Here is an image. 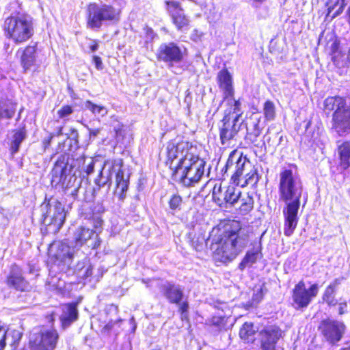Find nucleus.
<instances>
[{
    "instance_id": "1",
    "label": "nucleus",
    "mask_w": 350,
    "mask_h": 350,
    "mask_svg": "<svg viewBox=\"0 0 350 350\" xmlns=\"http://www.w3.org/2000/svg\"><path fill=\"white\" fill-rule=\"evenodd\" d=\"M196 147L189 142L170 143L167 146V163L174 178L185 187H193L202 178L206 162L196 154Z\"/></svg>"
},
{
    "instance_id": "2",
    "label": "nucleus",
    "mask_w": 350,
    "mask_h": 350,
    "mask_svg": "<svg viewBox=\"0 0 350 350\" xmlns=\"http://www.w3.org/2000/svg\"><path fill=\"white\" fill-rule=\"evenodd\" d=\"M280 200L285 202L284 234L291 236L298 223V211L303 193V184L298 176L291 170L285 169L280 173L278 186Z\"/></svg>"
},
{
    "instance_id": "3",
    "label": "nucleus",
    "mask_w": 350,
    "mask_h": 350,
    "mask_svg": "<svg viewBox=\"0 0 350 350\" xmlns=\"http://www.w3.org/2000/svg\"><path fill=\"white\" fill-rule=\"evenodd\" d=\"M250 233V228L240 221H230L217 241L216 255L220 256V261L226 262L235 258L248 244Z\"/></svg>"
},
{
    "instance_id": "4",
    "label": "nucleus",
    "mask_w": 350,
    "mask_h": 350,
    "mask_svg": "<svg viewBox=\"0 0 350 350\" xmlns=\"http://www.w3.org/2000/svg\"><path fill=\"white\" fill-rule=\"evenodd\" d=\"M75 159L62 154L58 157L52 170V183L60 184L65 189L73 188L72 193L80 188L82 178L81 171L75 169Z\"/></svg>"
},
{
    "instance_id": "5",
    "label": "nucleus",
    "mask_w": 350,
    "mask_h": 350,
    "mask_svg": "<svg viewBox=\"0 0 350 350\" xmlns=\"http://www.w3.org/2000/svg\"><path fill=\"white\" fill-rule=\"evenodd\" d=\"M122 167L121 163H105L94 183L98 189L106 187V191L108 192L111 184L112 174L116 173L115 192L119 195V199L123 200L129 187V175L125 174Z\"/></svg>"
},
{
    "instance_id": "6",
    "label": "nucleus",
    "mask_w": 350,
    "mask_h": 350,
    "mask_svg": "<svg viewBox=\"0 0 350 350\" xmlns=\"http://www.w3.org/2000/svg\"><path fill=\"white\" fill-rule=\"evenodd\" d=\"M4 30L16 43L25 42L33 33L32 18L27 14L9 17L4 22Z\"/></svg>"
},
{
    "instance_id": "7",
    "label": "nucleus",
    "mask_w": 350,
    "mask_h": 350,
    "mask_svg": "<svg viewBox=\"0 0 350 350\" xmlns=\"http://www.w3.org/2000/svg\"><path fill=\"white\" fill-rule=\"evenodd\" d=\"M120 20V10L106 3H90L88 7V26L100 29L103 24Z\"/></svg>"
},
{
    "instance_id": "8",
    "label": "nucleus",
    "mask_w": 350,
    "mask_h": 350,
    "mask_svg": "<svg viewBox=\"0 0 350 350\" xmlns=\"http://www.w3.org/2000/svg\"><path fill=\"white\" fill-rule=\"evenodd\" d=\"M42 223L47 227V230L55 233L64 223L66 212L64 204L57 200H52L40 206Z\"/></svg>"
},
{
    "instance_id": "9",
    "label": "nucleus",
    "mask_w": 350,
    "mask_h": 350,
    "mask_svg": "<svg viewBox=\"0 0 350 350\" xmlns=\"http://www.w3.org/2000/svg\"><path fill=\"white\" fill-rule=\"evenodd\" d=\"M59 334L54 329L35 327L29 334V347L31 350H55Z\"/></svg>"
},
{
    "instance_id": "10",
    "label": "nucleus",
    "mask_w": 350,
    "mask_h": 350,
    "mask_svg": "<svg viewBox=\"0 0 350 350\" xmlns=\"http://www.w3.org/2000/svg\"><path fill=\"white\" fill-rule=\"evenodd\" d=\"M75 254V250L66 241H54L49 247V255L62 272L69 270Z\"/></svg>"
},
{
    "instance_id": "11",
    "label": "nucleus",
    "mask_w": 350,
    "mask_h": 350,
    "mask_svg": "<svg viewBox=\"0 0 350 350\" xmlns=\"http://www.w3.org/2000/svg\"><path fill=\"white\" fill-rule=\"evenodd\" d=\"M251 169L252 163L247 157L234 150L230 154L223 170L224 174L230 172L232 173V181L234 184L239 185L241 180H242L241 178L243 176V172Z\"/></svg>"
},
{
    "instance_id": "12",
    "label": "nucleus",
    "mask_w": 350,
    "mask_h": 350,
    "mask_svg": "<svg viewBox=\"0 0 350 350\" xmlns=\"http://www.w3.org/2000/svg\"><path fill=\"white\" fill-rule=\"evenodd\" d=\"M319 291L318 284H312L308 288L303 280L299 281L294 287L292 293L293 306L296 310L307 308Z\"/></svg>"
},
{
    "instance_id": "13",
    "label": "nucleus",
    "mask_w": 350,
    "mask_h": 350,
    "mask_svg": "<svg viewBox=\"0 0 350 350\" xmlns=\"http://www.w3.org/2000/svg\"><path fill=\"white\" fill-rule=\"evenodd\" d=\"M346 326L343 322L327 318L322 320L318 326V330L324 340L330 345H335L342 338Z\"/></svg>"
},
{
    "instance_id": "14",
    "label": "nucleus",
    "mask_w": 350,
    "mask_h": 350,
    "mask_svg": "<svg viewBox=\"0 0 350 350\" xmlns=\"http://www.w3.org/2000/svg\"><path fill=\"white\" fill-rule=\"evenodd\" d=\"M40 52L36 42L18 50L17 55L20 57V63L25 72L38 70L42 63Z\"/></svg>"
},
{
    "instance_id": "15",
    "label": "nucleus",
    "mask_w": 350,
    "mask_h": 350,
    "mask_svg": "<svg viewBox=\"0 0 350 350\" xmlns=\"http://www.w3.org/2000/svg\"><path fill=\"white\" fill-rule=\"evenodd\" d=\"M241 191L234 186L222 187L221 185H215L213 189L212 197L213 200L220 206L226 204L233 206L241 197Z\"/></svg>"
},
{
    "instance_id": "16",
    "label": "nucleus",
    "mask_w": 350,
    "mask_h": 350,
    "mask_svg": "<svg viewBox=\"0 0 350 350\" xmlns=\"http://www.w3.org/2000/svg\"><path fill=\"white\" fill-rule=\"evenodd\" d=\"M157 57L172 68L183 59L184 51L174 42L163 43L158 49Z\"/></svg>"
},
{
    "instance_id": "17",
    "label": "nucleus",
    "mask_w": 350,
    "mask_h": 350,
    "mask_svg": "<svg viewBox=\"0 0 350 350\" xmlns=\"http://www.w3.org/2000/svg\"><path fill=\"white\" fill-rule=\"evenodd\" d=\"M238 117H231V111L226 113L219 126V137L222 145L233 139L240 130L241 123H238Z\"/></svg>"
},
{
    "instance_id": "18",
    "label": "nucleus",
    "mask_w": 350,
    "mask_h": 350,
    "mask_svg": "<svg viewBox=\"0 0 350 350\" xmlns=\"http://www.w3.org/2000/svg\"><path fill=\"white\" fill-rule=\"evenodd\" d=\"M5 283L9 288L21 292L29 291L31 288L29 282L23 275V269L16 265L10 267Z\"/></svg>"
},
{
    "instance_id": "19",
    "label": "nucleus",
    "mask_w": 350,
    "mask_h": 350,
    "mask_svg": "<svg viewBox=\"0 0 350 350\" xmlns=\"http://www.w3.org/2000/svg\"><path fill=\"white\" fill-rule=\"evenodd\" d=\"M338 135L345 136L350 133V107L334 111L332 116V126Z\"/></svg>"
},
{
    "instance_id": "20",
    "label": "nucleus",
    "mask_w": 350,
    "mask_h": 350,
    "mask_svg": "<svg viewBox=\"0 0 350 350\" xmlns=\"http://www.w3.org/2000/svg\"><path fill=\"white\" fill-rule=\"evenodd\" d=\"M159 288L170 304H178L185 298L183 288L173 282L163 281L159 284Z\"/></svg>"
},
{
    "instance_id": "21",
    "label": "nucleus",
    "mask_w": 350,
    "mask_h": 350,
    "mask_svg": "<svg viewBox=\"0 0 350 350\" xmlns=\"http://www.w3.org/2000/svg\"><path fill=\"white\" fill-rule=\"evenodd\" d=\"M76 246L87 245L92 249L97 248L100 243L98 234L90 228L81 227L75 233Z\"/></svg>"
},
{
    "instance_id": "22",
    "label": "nucleus",
    "mask_w": 350,
    "mask_h": 350,
    "mask_svg": "<svg viewBox=\"0 0 350 350\" xmlns=\"http://www.w3.org/2000/svg\"><path fill=\"white\" fill-rule=\"evenodd\" d=\"M167 9L170 13L174 24L180 31L187 29L189 21L185 16L183 10L180 8V3L175 1H166Z\"/></svg>"
},
{
    "instance_id": "23",
    "label": "nucleus",
    "mask_w": 350,
    "mask_h": 350,
    "mask_svg": "<svg viewBox=\"0 0 350 350\" xmlns=\"http://www.w3.org/2000/svg\"><path fill=\"white\" fill-rule=\"evenodd\" d=\"M260 336L262 350H282L276 346L278 340L281 337L280 331L278 327H267L260 332Z\"/></svg>"
},
{
    "instance_id": "24",
    "label": "nucleus",
    "mask_w": 350,
    "mask_h": 350,
    "mask_svg": "<svg viewBox=\"0 0 350 350\" xmlns=\"http://www.w3.org/2000/svg\"><path fill=\"white\" fill-rule=\"evenodd\" d=\"M265 125L261 122V118L257 114H253L246 122L247 135L246 139L252 144L257 141V138L261 134Z\"/></svg>"
},
{
    "instance_id": "25",
    "label": "nucleus",
    "mask_w": 350,
    "mask_h": 350,
    "mask_svg": "<svg viewBox=\"0 0 350 350\" xmlns=\"http://www.w3.org/2000/svg\"><path fill=\"white\" fill-rule=\"evenodd\" d=\"M217 81L219 87L222 90L224 98L232 97L234 96V88L232 86V77L229 71L223 69L218 72Z\"/></svg>"
},
{
    "instance_id": "26",
    "label": "nucleus",
    "mask_w": 350,
    "mask_h": 350,
    "mask_svg": "<svg viewBox=\"0 0 350 350\" xmlns=\"http://www.w3.org/2000/svg\"><path fill=\"white\" fill-rule=\"evenodd\" d=\"M77 319L78 311L75 304L71 303L63 306L60 321L64 328L70 326L73 322L77 321Z\"/></svg>"
},
{
    "instance_id": "27",
    "label": "nucleus",
    "mask_w": 350,
    "mask_h": 350,
    "mask_svg": "<svg viewBox=\"0 0 350 350\" xmlns=\"http://www.w3.org/2000/svg\"><path fill=\"white\" fill-rule=\"evenodd\" d=\"M252 245L253 246L252 249L247 252L244 258L239 265V269L241 271H243L246 267H252L254 263L256 262L259 257V254L261 250L260 243H256L255 245H254L253 241Z\"/></svg>"
},
{
    "instance_id": "28",
    "label": "nucleus",
    "mask_w": 350,
    "mask_h": 350,
    "mask_svg": "<svg viewBox=\"0 0 350 350\" xmlns=\"http://www.w3.org/2000/svg\"><path fill=\"white\" fill-rule=\"evenodd\" d=\"M348 107L346 100L340 96L328 97L324 100L325 110L329 112L332 111H338Z\"/></svg>"
},
{
    "instance_id": "29",
    "label": "nucleus",
    "mask_w": 350,
    "mask_h": 350,
    "mask_svg": "<svg viewBox=\"0 0 350 350\" xmlns=\"http://www.w3.org/2000/svg\"><path fill=\"white\" fill-rule=\"evenodd\" d=\"M340 167L344 170L350 167V142H345L338 147Z\"/></svg>"
},
{
    "instance_id": "30",
    "label": "nucleus",
    "mask_w": 350,
    "mask_h": 350,
    "mask_svg": "<svg viewBox=\"0 0 350 350\" xmlns=\"http://www.w3.org/2000/svg\"><path fill=\"white\" fill-rule=\"evenodd\" d=\"M16 104L10 100L0 101V120L12 119L16 113Z\"/></svg>"
},
{
    "instance_id": "31",
    "label": "nucleus",
    "mask_w": 350,
    "mask_h": 350,
    "mask_svg": "<svg viewBox=\"0 0 350 350\" xmlns=\"http://www.w3.org/2000/svg\"><path fill=\"white\" fill-rule=\"evenodd\" d=\"M241 202L239 211L241 214L245 215L248 214L254 208V198L252 196L246 193V195L240 197L239 199Z\"/></svg>"
},
{
    "instance_id": "32",
    "label": "nucleus",
    "mask_w": 350,
    "mask_h": 350,
    "mask_svg": "<svg viewBox=\"0 0 350 350\" xmlns=\"http://www.w3.org/2000/svg\"><path fill=\"white\" fill-rule=\"evenodd\" d=\"M75 167L76 165H79L80 167L81 164H82L81 172L83 171L86 174L87 176L91 174L94 172V161L92 158H80L79 159L75 160Z\"/></svg>"
},
{
    "instance_id": "33",
    "label": "nucleus",
    "mask_w": 350,
    "mask_h": 350,
    "mask_svg": "<svg viewBox=\"0 0 350 350\" xmlns=\"http://www.w3.org/2000/svg\"><path fill=\"white\" fill-rule=\"evenodd\" d=\"M25 132L23 129L17 131L14 133L13 135V139L10 144V150L12 154H15L18 151L21 144L25 139Z\"/></svg>"
},
{
    "instance_id": "34",
    "label": "nucleus",
    "mask_w": 350,
    "mask_h": 350,
    "mask_svg": "<svg viewBox=\"0 0 350 350\" xmlns=\"http://www.w3.org/2000/svg\"><path fill=\"white\" fill-rule=\"evenodd\" d=\"M241 180V183L239 185L241 187H245L247 185H254L258 181V175L256 170L254 169V166L252 165V169L248 170L247 174L245 176H243Z\"/></svg>"
},
{
    "instance_id": "35",
    "label": "nucleus",
    "mask_w": 350,
    "mask_h": 350,
    "mask_svg": "<svg viewBox=\"0 0 350 350\" xmlns=\"http://www.w3.org/2000/svg\"><path fill=\"white\" fill-rule=\"evenodd\" d=\"M84 105L85 107L90 110L94 116L104 117L108 113V110L105 107L94 104L90 100H86Z\"/></svg>"
},
{
    "instance_id": "36",
    "label": "nucleus",
    "mask_w": 350,
    "mask_h": 350,
    "mask_svg": "<svg viewBox=\"0 0 350 350\" xmlns=\"http://www.w3.org/2000/svg\"><path fill=\"white\" fill-rule=\"evenodd\" d=\"M228 100V103L230 105L229 109H227L225 111V114L229 113L231 111V117L234 118L236 116L238 117V121L239 120V117L241 115V103L239 100H235L232 97H229L226 98Z\"/></svg>"
},
{
    "instance_id": "37",
    "label": "nucleus",
    "mask_w": 350,
    "mask_h": 350,
    "mask_svg": "<svg viewBox=\"0 0 350 350\" xmlns=\"http://www.w3.org/2000/svg\"><path fill=\"white\" fill-rule=\"evenodd\" d=\"M347 3L345 0H337V1L332 5H329L327 8V15H331L332 12L334 9L336 8V10L332 14L331 16L332 18H334L341 14L346 6Z\"/></svg>"
},
{
    "instance_id": "38",
    "label": "nucleus",
    "mask_w": 350,
    "mask_h": 350,
    "mask_svg": "<svg viewBox=\"0 0 350 350\" xmlns=\"http://www.w3.org/2000/svg\"><path fill=\"white\" fill-rule=\"evenodd\" d=\"M263 113L267 121L273 120L275 116V108L274 103L271 100H267L263 105Z\"/></svg>"
},
{
    "instance_id": "39",
    "label": "nucleus",
    "mask_w": 350,
    "mask_h": 350,
    "mask_svg": "<svg viewBox=\"0 0 350 350\" xmlns=\"http://www.w3.org/2000/svg\"><path fill=\"white\" fill-rule=\"evenodd\" d=\"M335 292L332 287H327L323 293L322 299L329 306H334L338 304L335 298Z\"/></svg>"
},
{
    "instance_id": "40",
    "label": "nucleus",
    "mask_w": 350,
    "mask_h": 350,
    "mask_svg": "<svg viewBox=\"0 0 350 350\" xmlns=\"http://www.w3.org/2000/svg\"><path fill=\"white\" fill-rule=\"evenodd\" d=\"M256 332L254 325L252 323H245L240 329L239 335L242 339L249 340Z\"/></svg>"
},
{
    "instance_id": "41",
    "label": "nucleus",
    "mask_w": 350,
    "mask_h": 350,
    "mask_svg": "<svg viewBox=\"0 0 350 350\" xmlns=\"http://www.w3.org/2000/svg\"><path fill=\"white\" fill-rule=\"evenodd\" d=\"M183 202V199L180 196L174 194L171 196L169 200V206L171 210H180V206Z\"/></svg>"
},
{
    "instance_id": "42",
    "label": "nucleus",
    "mask_w": 350,
    "mask_h": 350,
    "mask_svg": "<svg viewBox=\"0 0 350 350\" xmlns=\"http://www.w3.org/2000/svg\"><path fill=\"white\" fill-rule=\"evenodd\" d=\"M6 332L8 333L7 339H8L10 336L12 337L11 342H12V345H16L21 339L22 333L20 331L16 330V329H12V330L8 329V330H6Z\"/></svg>"
},
{
    "instance_id": "43",
    "label": "nucleus",
    "mask_w": 350,
    "mask_h": 350,
    "mask_svg": "<svg viewBox=\"0 0 350 350\" xmlns=\"http://www.w3.org/2000/svg\"><path fill=\"white\" fill-rule=\"evenodd\" d=\"M209 323L211 325L215 326L219 329H221L224 326V318L222 317H213L210 320Z\"/></svg>"
},
{
    "instance_id": "44",
    "label": "nucleus",
    "mask_w": 350,
    "mask_h": 350,
    "mask_svg": "<svg viewBox=\"0 0 350 350\" xmlns=\"http://www.w3.org/2000/svg\"><path fill=\"white\" fill-rule=\"evenodd\" d=\"M72 107L70 105L63 106L58 111L57 114L59 118H64L72 113Z\"/></svg>"
},
{
    "instance_id": "45",
    "label": "nucleus",
    "mask_w": 350,
    "mask_h": 350,
    "mask_svg": "<svg viewBox=\"0 0 350 350\" xmlns=\"http://www.w3.org/2000/svg\"><path fill=\"white\" fill-rule=\"evenodd\" d=\"M263 297V289L260 286L256 290H254V293L252 297V300L254 301V305L258 304Z\"/></svg>"
},
{
    "instance_id": "46",
    "label": "nucleus",
    "mask_w": 350,
    "mask_h": 350,
    "mask_svg": "<svg viewBox=\"0 0 350 350\" xmlns=\"http://www.w3.org/2000/svg\"><path fill=\"white\" fill-rule=\"evenodd\" d=\"M179 307L178 310L181 313L182 319L187 317V311L189 309V304L187 301H184V299L180 301V304H177Z\"/></svg>"
},
{
    "instance_id": "47",
    "label": "nucleus",
    "mask_w": 350,
    "mask_h": 350,
    "mask_svg": "<svg viewBox=\"0 0 350 350\" xmlns=\"http://www.w3.org/2000/svg\"><path fill=\"white\" fill-rule=\"evenodd\" d=\"M7 332L1 326H0V350H3L6 345Z\"/></svg>"
},
{
    "instance_id": "48",
    "label": "nucleus",
    "mask_w": 350,
    "mask_h": 350,
    "mask_svg": "<svg viewBox=\"0 0 350 350\" xmlns=\"http://www.w3.org/2000/svg\"><path fill=\"white\" fill-rule=\"evenodd\" d=\"M93 276V267L92 265H89L84 273H81V277L85 280L89 279L90 278H92Z\"/></svg>"
},
{
    "instance_id": "49",
    "label": "nucleus",
    "mask_w": 350,
    "mask_h": 350,
    "mask_svg": "<svg viewBox=\"0 0 350 350\" xmlns=\"http://www.w3.org/2000/svg\"><path fill=\"white\" fill-rule=\"evenodd\" d=\"M93 62L94 63L95 67L98 70H102L104 68L102 59L100 57L97 55L93 56Z\"/></svg>"
},
{
    "instance_id": "50",
    "label": "nucleus",
    "mask_w": 350,
    "mask_h": 350,
    "mask_svg": "<svg viewBox=\"0 0 350 350\" xmlns=\"http://www.w3.org/2000/svg\"><path fill=\"white\" fill-rule=\"evenodd\" d=\"M103 270L101 268H98L96 270L93 269V276L92 278L95 279L96 282L99 281V280L102 278L103 275Z\"/></svg>"
},
{
    "instance_id": "51",
    "label": "nucleus",
    "mask_w": 350,
    "mask_h": 350,
    "mask_svg": "<svg viewBox=\"0 0 350 350\" xmlns=\"http://www.w3.org/2000/svg\"><path fill=\"white\" fill-rule=\"evenodd\" d=\"M123 125L118 120H115L113 124V131L116 133V137L121 133Z\"/></svg>"
},
{
    "instance_id": "52",
    "label": "nucleus",
    "mask_w": 350,
    "mask_h": 350,
    "mask_svg": "<svg viewBox=\"0 0 350 350\" xmlns=\"http://www.w3.org/2000/svg\"><path fill=\"white\" fill-rule=\"evenodd\" d=\"M347 312V304L346 301L340 302L338 304V314L342 315Z\"/></svg>"
},
{
    "instance_id": "53",
    "label": "nucleus",
    "mask_w": 350,
    "mask_h": 350,
    "mask_svg": "<svg viewBox=\"0 0 350 350\" xmlns=\"http://www.w3.org/2000/svg\"><path fill=\"white\" fill-rule=\"evenodd\" d=\"M88 131H89V135L90 139H94L100 132V129H92L87 126Z\"/></svg>"
},
{
    "instance_id": "54",
    "label": "nucleus",
    "mask_w": 350,
    "mask_h": 350,
    "mask_svg": "<svg viewBox=\"0 0 350 350\" xmlns=\"http://www.w3.org/2000/svg\"><path fill=\"white\" fill-rule=\"evenodd\" d=\"M53 137H54V134L50 133L49 135L47 137L44 139L43 144H44V148H46L48 146H50L51 142V140H52Z\"/></svg>"
},
{
    "instance_id": "55",
    "label": "nucleus",
    "mask_w": 350,
    "mask_h": 350,
    "mask_svg": "<svg viewBox=\"0 0 350 350\" xmlns=\"http://www.w3.org/2000/svg\"><path fill=\"white\" fill-rule=\"evenodd\" d=\"M89 46L91 50V52H95L98 49V41L95 40H91V43Z\"/></svg>"
},
{
    "instance_id": "56",
    "label": "nucleus",
    "mask_w": 350,
    "mask_h": 350,
    "mask_svg": "<svg viewBox=\"0 0 350 350\" xmlns=\"http://www.w3.org/2000/svg\"><path fill=\"white\" fill-rule=\"evenodd\" d=\"M340 284V279H335L327 287H332L333 291H336V288L338 285Z\"/></svg>"
},
{
    "instance_id": "57",
    "label": "nucleus",
    "mask_w": 350,
    "mask_h": 350,
    "mask_svg": "<svg viewBox=\"0 0 350 350\" xmlns=\"http://www.w3.org/2000/svg\"><path fill=\"white\" fill-rule=\"evenodd\" d=\"M332 62L334 64V65H336V66L338 67H342L343 66V63H340V61H339V58L338 56L335 55L334 57H332Z\"/></svg>"
},
{
    "instance_id": "58",
    "label": "nucleus",
    "mask_w": 350,
    "mask_h": 350,
    "mask_svg": "<svg viewBox=\"0 0 350 350\" xmlns=\"http://www.w3.org/2000/svg\"><path fill=\"white\" fill-rule=\"evenodd\" d=\"M70 136L72 139L77 140L78 136H79V134H78V132L77 130L75 129H72V131H71V134H70Z\"/></svg>"
},
{
    "instance_id": "59",
    "label": "nucleus",
    "mask_w": 350,
    "mask_h": 350,
    "mask_svg": "<svg viewBox=\"0 0 350 350\" xmlns=\"http://www.w3.org/2000/svg\"><path fill=\"white\" fill-rule=\"evenodd\" d=\"M62 129H63V127L62 126H59V127L57 128V131L53 133L52 134H54V136L62 135L63 134Z\"/></svg>"
},
{
    "instance_id": "60",
    "label": "nucleus",
    "mask_w": 350,
    "mask_h": 350,
    "mask_svg": "<svg viewBox=\"0 0 350 350\" xmlns=\"http://www.w3.org/2000/svg\"><path fill=\"white\" fill-rule=\"evenodd\" d=\"M102 222H103L102 220L99 217H97L96 222L94 224V227L95 228L100 227L102 225Z\"/></svg>"
},
{
    "instance_id": "61",
    "label": "nucleus",
    "mask_w": 350,
    "mask_h": 350,
    "mask_svg": "<svg viewBox=\"0 0 350 350\" xmlns=\"http://www.w3.org/2000/svg\"><path fill=\"white\" fill-rule=\"evenodd\" d=\"M350 64V46H349V49H348V51L347 53L346 62H345V64Z\"/></svg>"
},
{
    "instance_id": "62",
    "label": "nucleus",
    "mask_w": 350,
    "mask_h": 350,
    "mask_svg": "<svg viewBox=\"0 0 350 350\" xmlns=\"http://www.w3.org/2000/svg\"><path fill=\"white\" fill-rule=\"evenodd\" d=\"M310 125H311V121L310 120H308L306 122V126H305V129H306V132L308 131Z\"/></svg>"
},
{
    "instance_id": "63",
    "label": "nucleus",
    "mask_w": 350,
    "mask_h": 350,
    "mask_svg": "<svg viewBox=\"0 0 350 350\" xmlns=\"http://www.w3.org/2000/svg\"><path fill=\"white\" fill-rule=\"evenodd\" d=\"M318 137V134H317V136H315V134L313 133V135H312V139L313 142H315V140L317 139Z\"/></svg>"
},
{
    "instance_id": "64",
    "label": "nucleus",
    "mask_w": 350,
    "mask_h": 350,
    "mask_svg": "<svg viewBox=\"0 0 350 350\" xmlns=\"http://www.w3.org/2000/svg\"><path fill=\"white\" fill-rule=\"evenodd\" d=\"M340 350H350V345L348 347L340 349Z\"/></svg>"
}]
</instances>
